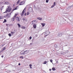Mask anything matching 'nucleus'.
I'll list each match as a JSON object with an SVG mask.
<instances>
[{"label":"nucleus","mask_w":73,"mask_h":73,"mask_svg":"<svg viewBox=\"0 0 73 73\" xmlns=\"http://www.w3.org/2000/svg\"><path fill=\"white\" fill-rule=\"evenodd\" d=\"M4 46V45H2V46Z\"/></svg>","instance_id":"44"},{"label":"nucleus","mask_w":73,"mask_h":73,"mask_svg":"<svg viewBox=\"0 0 73 73\" xmlns=\"http://www.w3.org/2000/svg\"><path fill=\"white\" fill-rule=\"evenodd\" d=\"M70 68V67H69V66L68 68Z\"/></svg>","instance_id":"43"},{"label":"nucleus","mask_w":73,"mask_h":73,"mask_svg":"<svg viewBox=\"0 0 73 73\" xmlns=\"http://www.w3.org/2000/svg\"><path fill=\"white\" fill-rule=\"evenodd\" d=\"M17 15H18V14H15V15H14V17H15L16 18V17L17 16Z\"/></svg>","instance_id":"22"},{"label":"nucleus","mask_w":73,"mask_h":73,"mask_svg":"<svg viewBox=\"0 0 73 73\" xmlns=\"http://www.w3.org/2000/svg\"><path fill=\"white\" fill-rule=\"evenodd\" d=\"M55 5H56V3H55V2H54L53 5L51 6V8H53V7H54Z\"/></svg>","instance_id":"10"},{"label":"nucleus","mask_w":73,"mask_h":73,"mask_svg":"<svg viewBox=\"0 0 73 73\" xmlns=\"http://www.w3.org/2000/svg\"><path fill=\"white\" fill-rule=\"evenodd\" d=\"M45 33L46 34V36H48L49 35V32L48 31H46L45 32Z\"/></svg>","instance_id":"5"},{"label":"nucleus","mask_w":73,"mask_h":73,"mask_svg":"<svg viewBox=\"0 0 73 73\" xmlns=\"http://www.w3.org/2000/svg\"><path fill=\"white\" fill-rule=\"evenodd\" d=\"M24 3V2L22 1L20 3V5H23Z\"/></svg>","instance_id":"7"},{"label":"nucleus","mask_w":73,"mask_h":73,"mask_svg":"<svg viewBox=\"0 0 73 73\" xmlns=\"http://www.w3.org/2000/svg\"><path fill=\"white\" fill-rule=\"evenodd\" d=\"M46 63H47V62L46 61H45L43 63V64H46Z\"/></svg>","instance_id":"23"},{"label":"nucleus","mask_w":73,"mask_h":73,"mask_svg":"<svg viewBox=\"0 0 73 73\" xmlns=\"http://www.w3.org/2000/svg\"><path fill=\"white\" fill-rule=\"evenodd\" d=\"M21 54H25V51L23 50L21 52Z\"/></svg>","instance_id":"4"},{"label":"nucleus","mask_w":73,"mask_h":73,"mask_svg":"<svg viewBox=\"0 0 73 73\" xmlns=\"http://www.w3.org/2000/svg\"><path fill=\"white\" fill-rule=\"evenodd\" d=\"M37 19H38V20H41L42 19L41 18H37Z\"/></svg>","instance_id":"18"},{"label":"nucleus","mask_w":73,"mask_h":73,"mask_svg":"<svg viewBox=\"0 0 73 73\" xmlns=\"http://www.w3.org/2000/svg\"><path fill=\"white\" fill-rule=\"evenodd\" d=\"M48 1H49V0H46V3H48Z\"/></svg>","instance_id":"29"},{"label":"nucleus","mask_w":73,"mask_h":73,"mask_svg":"<svg viewBox=\"0 0 73 73\" xmlns=\"http://www.w3.org/2000/svg\"><path fill=\"white\" fill-rule=\"evenodd\" d=\"M22 20L23 21H25L26 22L27 21V19L25 18H22Z\"/></svg>","instance_id":"6"},{"label":"nucleus","mask_w":73,"mask_h":73,"mask_svg":"<svg viewBox=\"0 0 73 73\" xmlns=\"http://www.w3.org/2000/svg\"><path fill=\"white\" fill-rule=\"evenodd\" d=\"M5 4H9V2H5Z\"/></svg>","instance_id":"26"},{"label":"nucleus","mask_w":73,"mask_h":73,"mask_svg":"<svg viewBox=\"0 0 73 73\" xmlns=\"http://www.w3.org/2000/svg\"><path fill=\"white\" fill-rule=\"evenodd\" d=\"M52 70H54V71L56 70V69H55L54 68H52Z\"/></svg>","instance_id":"21"},{"label":"nucleus","mask_w":73,"mask_h":73,"mask_svg":"<svg viewBox=\"0 0 73 73\" xmlns=\"http://www.w3.org/2000/svg\"><path fill=\"white\" fill-rule=\"evenodd\" d=\"M5 45V44H4L3 45Z\"/></svg>","instance_id":"45"},{"label":"nucleus","mask_w":73,"mask_h":73,"mask_svg":"<svg viewBox=\"0 0 73 73\" xmlns=\"http://www.w3.org/2000/svg\"><path fill=\"white\" fill-rule=\"evenodd\" d=\"M21 64H20V63H19L18 64V65H20Z\"/></svg>","instance_id":"39"},{"label":"nucleus","mask_w":73,"mask_h":73,"mask_svg":"<svg viewBox=\"0 0 73 73\" xmlns=\"http://www.w3.org/2000/svg\"><path fill=\"white\" fill-rule=\"evenodd\" d=\"M32 66V65L31 64H30L29 65V66Z\"/></svg>","instance_id":"33"},{"label":"nucleus","mask_w":73,"mask_h":73,"mask_svg":"<svg viewBox=\"0 0 73 73\" xmlns=\"http://www.w3.org/2000/svg\"><path fill=\"white\" fill-rule=\"evenodd\" d=\"M22 28L23 29H25V27L23 26Z\"/></svg>","instance_id":"28"},{"label":"nucleus","mask_w":73,"mask_h":73,"mask_svg":"<svg viewBox=\"0 0 73 73\" xmlns=\"http://www.w3.org/2000/svg\"><path fill=\"white\" fill-rule=\"evenodd\" d=\"M8 8L6 9V11L5 12L3 13H7V12H10L12 10V8H11L10 6H8Z\"/></svg>","instance_id":"2"},{"label":"nucleus","mask_w":73,"mask_h":73,"mask_svg":"<svg viewBox=\"0 0 73 73\" xmlns=\"http://www.w3.org/2000/svg\"><path fill=\"white\" fill-rule=\"evenodd\" d=\"M49 70H50V71H51V70H52V69H50Z\"/></svg>","instance_id":"36"},{"label":"nucleus","mask_w":73,"mask_h":73,"mask_svg":"<svg viewBox=\"0 0 73 73\" xmlns=\"http://www.w3.org/2000/svg\"><path fill=\"white\" fill-rule=\"evenodd\" d=\"M33 22H34V23L35 22H37V20H33L31 22V23H33Z\"/></svg>","instance_id":"13"},{"label":"nucleus","mask_w":73,"mask_h":73,"mask_svg":"<svg viewBox=\"0 0 73 73\" xmlns=\"http://www.w3.org/2000/svg\"><path fill=\"white\" fill-rule=\"evenodd\" d=\"M33 28H36V24H35L33 25Z\"/></svg>","instance_id":"14"},{"label":"nucleus","mask_w":73,"mask_h":73,"mask_svg":"<svg viewBox=\"0 0 73 73\" xmlns=\"http://www.w3.org/2000/svg\"><path fill=\"white\" fill-rule=\"evenodd\" d=\"M32 45V43H31L30 44V45Z\"/></svg>","instance_id":"37"},{"label":"nucleus","mask_w":73,"mask_h":73,"mask_svg":"<svg viewBox=\"0 0 73 73\" xmlns=\"http://www.w3.org/2000/svg\"><path fill=\"white\" fill-rule=\"evenodd\" d=\"M24 15L25 16H26V15H27V14L26 13H25Z\"/></svg>","instance_id":"35"},{"label":"nucleus","mask_w":73,"mask_h":73,"mask_svg":"<svg viewBox=\"0 0 73 73\" xmlns=\"http://www.w3.org/2000/svg\"><path fill=\"white\" fill-rule=\"evenodd\" d=\"M16 19L17 21H20V19H19V18L18 17H16Z\"/></svg>","instance_id":"8"},{"label":"nucleus","mask_w":73,"mask_h":73,"mask_svg":"<svg viewBox=\"0 0 73 73\" xmlns=\"http://www.w3.org/2000/svg\"><path fill=\"white\" fill-rule=\"evenodd\" d=\"M29 38L30 39V40H31V39H32V37L30 36L29 37Z\"/></svg>","instance_id":"32"},{"label":"nucleus","mask_w":73,"mask_h":73,"mask_svg":"<svg viewBox=\"0 0 73 73\" xmlns=\"http://www.w3.org/2000/svg\"><path fill=\"white\" fill-rule=\"evenodd\" d=\"M15 32H11V35H13V34L14 33H15Z\"/></svg>","instance_id":"19"},{"label":"nucleus","mask_w":73,"mask_h":73,"mask_svg":"<svg viewBox=\"0 0 73 73\" xmlns=\"http://www.w3.org/2000/svg\"><path fill=\"white\" fill-rule=\"evenodd\" d=\"M42 27H44V25H45V23H42L41 24Z\"/></svg>","instance_id":"12"},{"label":"nucleus","mask_w":73,"mask_h":73,"mask_svg":"<svg viewBox=\"0 0 73 73\" xmlns=\"http://www.w3.org/2000/svg\"><path fill=\"white\" fill-rule=\"evenodd\" d=\"M7 22V20L6 19H5L4 21L3 22V23H6Z\"/></svg>","instance_id":"20"},{"label":"nucleus","mask_w":73,"mask_h":73,"mask_svg":"<svg viewBox=\"0 0 73 73\" xmlns=\"http://www.w3.org/2000/svg\"><path fill=\"white\" fill-rule=\"evenodd\" d=\"M1 57H2V58H3V57H4V56H1Z\"/></svg>","instance_id":"38"},{"label":"nucleus","mask_w":73,"mask_h":73,"mask_svg":"<svg viewBox=\"0 0 73 73\" xmlns=\"http://www.w3.org/2000/svg\"><path fill=\"white\" fill-rule=\"evenodd\" d=\"M29 13H29V12H27V15H29Z\"/></svg>","instance_id":"27"},{"label":"nucleus","mask_w":73,"mask_h":73,"mask_svg":"<svg viewBox=\"0 0 73 73\" xmlns=\"http://www.w3.org/2000/svg\"><path fill=\"white\" fill-rule=\"evenodd\" d=\"M17 25L18 26L19 28H20L21 25H20V24L18 23Z\"/></svg>","instance_id":"15"},{"label":"nucleus","mask_w":73,"mask_h":73,"mask_svg":"<svg viewBox=\"0 0 73 73\" xmlns=\"http://www.w3.org/2000/svg\"><path fill=\"white\" fill-rule=\"evenodd\" d=\"M26 11V8H25L23 11L22 13H21V16H23L24 15V14L25 12Z\"/></svg>","instance_id":"3"},{"label":"nucleus","mask_w":73,"mask_h":73,"mask_svg":"<svg viewBox=\"0 0 73 73\" xmlns=\"http://www.w3.org/2000/svg\"><path fill=\"white\" fill-rule=\"evenodd\" d=\"M3 50H5V47H4L3 49Z\"/></svg>","instance_id":"25"},{"label":"nucleus","mask_w":73,"mask_h":73,"mask_svg":"<svg viewBox=\"0 0 73 73\" xmlns=\"http://www.w3.org/2000/svg\"><path fill=\"white\" fill-rule=\"evenodd\" d=\"M50 62H53V60H52L51 59L50 60Z\"/></svg>","instance_id":"31"},{"label":"nucleus","mask_w":73,"mask_h":73,"mask_svg":"<svg viewBox=\"0 0 73 73\" xmlns=\"http://www.w3.org/2000/svg\"><path fill=\"white\" fill-rule=\"evenodd\" d=\"M20 1V0H18V1L17 2V4H19Z\"/></svg>","instance_id":"17"},{"label":"nucleus","mask_w":73,"mask_h":73,"mask_svg":"<svg viewBox=\"0 0 73 73\" xmlns=\"http://www.w3.org/2000/svg\"><path fill=\"white\" fill-rule=\"evenodd\" d=\"M31 24H33V23H31Z\"/></svg>","instance_id":"42"},{"label":"nucleus","mask_w":73,"mask_h":73,"mask_svg":"<svg viewBox=\"0 0 73 73\" xmlns=\"http://www.w3.org/2000/svg\"><path fill=\"white\" fill-rule=\"evenodd\" d=\"M9 36H11V33L9 34Z\"/></svg>","instance_id":"30"},{"label":"nucleus","mask_w":73,"mask_h":73,"mask_svg":"<svg viewBox=\"0 0 73 73\" xmlns=\"http://www.w3.org/2000/svg\"><path fill=\"white\" fill-rule=\"evenodd\" d=\"M17 7H16V8H14L12 10V12L11 13H9V14L7 13L6 16V17H7V18H9L11 16V13H12L13 12V11H15V10H16V9H17Z\"/></svg>","instance_id":"1"},{"label":"nucleus","mask_w":73,"mask_h":73,"mask_svg":"<svg viewBox=\"0 0 73 73\" xmlns=\"http://www.w3.org/2000/svg\"><path fill=\"white\" fill-rule=\"evenodd\" d=\"M20 58H22V59H24V57H23V56H21L19 57Z\"/></svg>","instance_id":"16"},{"label":"nucleus","mask_w":73,"mask_h":73,"mask_svg":"<svg viewBox=\"0 0 73 73\" xmlns=\"http://www.w3.org/2000/svg\"><path fill=\"white\" fill-rule=\"evenodd\" d=\"M6 26H8V24H6Z\"/></svg>","instance_id":"40"},{"label":"nucleus","mask_w":73,"mask_h":73,"mask_svg":"<svg viewBox=\"0 0 73 73\" xmlns=\"http://www.w3.org/2000/svg\"><path fill=\"white\" fill-rule=\"evenodd\" d=\"M3 19V17L2 16H0V20H1V19Z\"/></svg>","instance_id":"24"},{"label":"nucleus","mask_w":73,"mask_h":73,"mask_svg":"<svg viewBox=\"0 0 73 73\" xmlns=\"http://www.w3.org/2000/svg\"><path fill=\"white\" fill-rule=\"evenodd\" d=\"M58 61H56V63H58Z\"/></svg>","instance_id":"41"},{"label":"nucleus","mask_w":73,"mask_h":73,"mask_svg":"<svg viewBox=\"0 0 73 73\" xmlns=\"http://www.w3.org/2000/svg\"><path fill=\"white\" fill-rule=\"evenodd\" d=\"M16 18L15 17H13V18H12L11 19V20H12V21H15V18Z\"/></svg>","instance_id":"11"},{"label":"nucleus","mask_w":73,"mask_h":73,"mask_svg":"<svg viewBox=\"0 0 73 73\" xmlns=\"http://www.w3.org/2000/svg\"><path fill=\"white\" fill-rule=\"evenodd\" d=\"M30 69H32V67L31 66H30Z\"/></svg>","instance_id":"34"},{"label":"nucleus","mask_w":73,"mask_h":73,"mask_svg":"<svg viewBox=\"0 0 73 73\" xmlns=\"http://www.w3.org/2000/svg\"><path fill=\"white\" fill-rule=\"evenodd\" d=\"M29 52V50H26L25 51V54H27V53H28Z\"/></svg>","instance_id":"9"}]
</instances>
